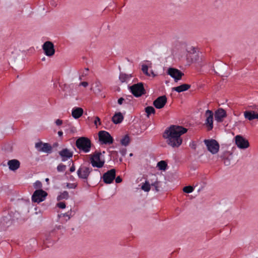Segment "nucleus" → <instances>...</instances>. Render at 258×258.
I'll return each mask as SVG.
<instances>
[{"mask_svg": "<svg viewBox=\"0 0 258 258\" xmlns=\"http://www.w3.org/2000/svg\"><path fill=\"white\" fill-rule=\"evenodd\" d=\"M76 146L80 152L87 153L91 150L92 146L91 141L87 137H81L77 139Z\"/></svg>", "mask_w": 258, "mask_h": 258, "instance_id": "2", "label": "nucleus"}, {"mask_svg": "<svg viewBox=\"0 0 258 258\" xmlns=\"http://www.w3.org/2000/svg\"><path fill=\"white\" fill-rule=\"evenodd\" d=\"M130 98H133V97L132 95L128 96V97L126 98V99L130 100V99H131Z\"/></svg>", "mask_w": 258, "mask_h": 258, "instance_id": "55", "label": "nucleus"}, {"mask_svg": "<svg viewBox=\"0 0 258 258\" xmlns=\"http://www.w3.org/2000/svg\"><path fill=\"white\" fill-rule=\"evenodd\" d=\"M244 116L245 118L249 120L258 119V113H255L252 111H245L244 112Z\"/></svg>", "mask_w": 258, "mask_h": 258, "instance_id": "23", "label": "nucleus"}, {"mask_svg": "<svg viewBox=\"0 0 258 258\" xmlns=\"http://www.w3.org/2000/svg\"><path fill=\"white\" fill-rule=\"evenodd\" d=\"M62 162H65L73 157V152L67 148H63L58 152Z\"/></svg>", "mask_w": 258, "mask_h": 258, "instance_id": "16", "label": "nucleus"}, {"mask_svg": "<svg viewBox=\"0 0 258 258\" xmlns=\"http://www.w3.org/2000/svg\"><path fill=\"white\" fill-rule=\"evenodd\" d=\"M145 112L147 113V116L148 117L151 114H155V108L151 106H149L146 107L145 108Z\"/></svg>", "mask_w": 258, "mask_h": 258, "instance_id": "34", "label": "nucleus"}, {"mask_svg": "<svg viewBox=\"0 0 258 258\" xmlns=\"http://www.w3.org/2000/svg\"><path fill=\"white\" fill-rule=\"evenodd\" d=\"M120 153L122 156H125L126 154V149L123 148L120 150Z\"/></svg>", "mask_w": 258, "mask_h": 258, "instance_id": "44", "label": "nucleus"}, {"mask_svg": "<svg viewBox=\"0 0 258 258\" xmlns=\"http://www.w3.org/2000/svg\"><path fill=\"white\" fill-rule=\"evenodd\" d=\"M167 163L164 160H161L158 162L157 167L160 170L165 171L167 169Z\"/></svg>", "mask_w": 258, "mask_h": 258, "instance_id": "28", "label": "nucleus"}, {"mask_svg": "<svg viewBox=\"0 0 258 258\" xmlns=\"http://www.w3.org/2000/svg\"><path fill=\"white\" fill-rule=\"evenodd\" d=\"M198 53V56H196V54H193L190 58V62L192 63V62H197L199 60V52H197Z\"/></svg>", "mask_w": 258, "mask_h": 258, "instance_id": "39", "label": "nucleus"}, {"mask_svg": "<svg viewBox=\"0 0 258 258\" xmlns=\"http://www.w3.org/2000/svg\"><path fill=\"white\" fill-rule=\"evenodd\" d=\"M205 125L208 127V131H211L213 128V112L212 110L208 109L206 111Z\"/></svg>", "mask_w": 258, "mask_h": 258, "instance_id": "14", "label": "nucleus"}, {"mask_svg": "<svg viewBox=\"0 0 258 258\" xmlns=\"http://www.w3.org/2000/svg\"><path fill=\"white\" fill-rule=\"evenodd\" d=\"M204 143L206 145L208 150L212 154H215L219 151V144L218 142L214 140H205Z\"/></svg>", "mask_w": 258, "mask_h": 258, "instance_id": "6", "label": "nucleus"}, {"mask_svg": "<svg viewBox=\"0 0 258 258\" xmlns=\"http://www.w3.org/2000/svg\"><path fill=\"white\" fill-rule=\"evenodd\" d=\"M235 142L237 146L240 149H246L249 146L248 140L241 135H237L235 137Z\"/></svg>", "mask_w": 258, "mask_h": 258, "instance_id": "13", "label": "nucleus"}, {"mask_svg": "<svg viewBox=\"0 0 258 258\" xmlns=\"http://www.w3.org/2000/svg\"><path fill=\"white\" fill-rule=\"evenodd\" d=\"M42 60H45V57H43L42 59Z\"/></svg>", "mask_w": 258, "mask_h": 258, "instance_id": "60", "label": "nucleus"}, {"mask_svg": "<svg viewBox=\"0 0 258 258\" xmlns=\"http://www.w3.org/2000/svg\"><path fill=\"white\" fill-rule=\"evenodd\" d=\"M142 70L144 74L147 76H150V74L148 72V67L146 64H143L142 66Z\"/></svg>", "mask_w": 258, "mask_h": 258, "instance_id": "37", "label": "nucleus"}, {"mask_svg": "<svg viewBox=\"0 0 258 258\" xmlns=\"http://www.w3.org/2000/svg\"><path fill=\"white\" fill-rule=\"evenodd\" d=\"M92 171L93 169L91 167L81 165L77 170V173L80 179L83 180L84 183L90 186L88 182V178Z\"/></svg>", "mask_w": 258, "mask_h": 258, "instance_id": "4", "label": "nucleus"}, {"mask_svg": "<svg viewBox=\"0 0 258 258\" xmlns=\"http://www.w3.org/2000/svg\"><path fill=\"white\" fill-rule=\"evenodd\" d=\"M66 169V166L62 163L57 166V170L58 172H63Z\"/></svg>", "mask_w": 258, "mask_h": 258, "instance_id": "38", "label": "nucleus"}, {"mask_svg": "<svg viewBox=\"0 0 258 258\" xmlns=\"http://www.w3.org/2000/svg\"><path fill=\"white\" fill-rule=\"evenodd\" d=\"M114 179L117 183H120L122 181V178L120 176H117Z\"/></svg>", "mask_w": 258, "mask_h": 258, "instance_id": "46", "label": "nucleus"}, {"mask_svg": "<svg viewBox=\"0 0 258 258\" xmlns=\"http://www.w3.org/2000/svg\"><path fill=\"white\" fill-rule=\"evenodd\" d=\"M94 170L96 171H99L98 169H95Z\"/></svg>", "mask_w": 258, "mask_h": 258, "instance_id": "61", "label": "nucleus"}, {"mask_svg": "<svg viewBox=\"0 0 258 258\" xmlns=\"http://www.w3.org/2000/svg\"><path fill=\"white\" fill-rule=\"evenodd\" d=\"M62 91L64 92V96H72L74 95V85L71 84L70 85L64 84L62 88Z\"/></svg>", "mask_w": 258, "mask_h": 258, "instance_id": "18", "label": "nucleus"}, {"mask_svg": "<svg viewBox=\"0 0 258 258\" xmlns=\"http://www.w3.org/2000/svg\"><path fill=\"white\" fill-rule=\"evenodd\" d=\"M88 71H89V69L88 68H86L85 69V73H84V74L85 75H87V73H88Z\"/></svg>", "mask_w": 258, "mask_h": 258, "instance_id": "53", "label": "nucleus"}, {"mask_svg": "<svg viewBox=\"0 0 258 258\" xmlns=\"http://www.w3.org/2000/svg\"><path fill=\"white\" fill-rule=\"evenodd\" d=\"M128 89L132 94L136 97H140L146 93L144 87V83L140 82L133 84L132 86H128Z\"/></svg>", "mask_w": 258, "mask_h": 258, "instance_id": "3", "label": "nucleus"}, {"mask_svg": "<svg viewBox=\"0 0 258 258\" xmlns=\"http://www.w3.org/2000/svg\"><path fill=\"white\" fill-rule=\"evenodd\" d=\"M69 198V195L68 192L67 191H64L57 197V200L60 201L63 199L68 200Z\"/></svg>", "mask_w": 258, "mask_h": 258, "instance_id": "31", "label": "nucleus"}, {"mask_svg": "<svg viewBox=\"0 0 258 258\" xmlns=\"http://www.w3.org/2000/svg\"><path fill=\"white\" fill-rule=\"evenodd\" d=\"M83 112L82 108L75 107L72 110V115L75 119H78L83 115Z\"/></svg>", "mask_w": 258, "mask_h": 258, "instance_id": "20", "label": "nucleus"}, {"mask_svg": "<svg viewBox=\"0 0 258 258\" xmlns=\"http://www.w3.org/2000/svg\"><path fill=\"white\" fill-rule=\"evenodd\" d=\"M158 184H159V182L158 181H155V182L152 183L151 184V185H152V186H154L155 188V190L157 191H158L159 190V189L158 188Z\"/></svg>", "mask_w": 258, "mask_h": 258, "instance_id": "43", "label": "nucleus"}, {"mask_svg": "<svg viewBox=\"0 0 258 258\" xmlns=\"http://www.w3.org/2000/svg\"><path fill=\"white\" fill-rule=\"evenodd\" d=\"M130 156H133V153H131V154H130Z\"/></svg>", "mask_w": 258, "mask_h": 258, "instance_id": "59", "label": "nucleus"}, {"mask_svg": "<svg viewBox=\"0 0 258 258\" xmlns=\"http://www.w3.org/2000/svg\"><path fill=\"white\" fill-rule=\"evenodd\" d=\"M187 131V130L182 126L172 125L165 130L163 137L166 139L168 145L172 148H178L182 143L181 136Z\"/></svg>", "mask_w": 258, "mask_h": 258, "instance_id": "1", "label": "nucleus"}, {"mask_svg": "<svg viewBox=\"0 0 258 258\" xmlns=\"http://www.w3.org/2000/svg\"><path fill=\"white\" fill-rule=\"evenodd\" d=\"M35 148L38 152L50 154L52 152V147L48 143H43L42 141L36 143Z\"/></svg>", "mask_w": 258, "mask_h": 258, "instance_id": "9", "label": "nucleus"}, {"mask_svg": "<svg viewBox=\"0 0 258 258\" xmlns=\"http://www.w3.org/2000/svg\"><path fill=\"white\" fill-rule=\"evenodd\" d=\"M119 160H120V161H122V159H120Z\"/></svg>", "mask_w": 258, "mask_h": 258, "instance_id": "63", "label": "nucleus"}, {"mask_svg": "<svg viewBox=\"0 0 258 258\" xmlns=\"http://www.w3.org/2000/svg\"><path fill=\"white\" fill-rule=\"evenodd\" d=\"M8 165L10 170L15 171L20 167V162L17 159H13L8 161Z\"/></svg>", "mask_w": 258, "mask_h": 258, "instance_id": "19", "label": "nucleus"}, {"mask_svg": "<svg viewBox=\"0 0 258 258\" xmlns=\"http://www.w3.org/2000/svg\"><path fill=\"white\" fill-rule=\"evenodd\" d=\"M45 181L47 183V184H49V179L48 178H45Z\"/></svg>", "mask_w": 258, "mask_h": 258, "instance_id": "56", "label": "nucleus"}, {"mask_svg": "<svg viewBox=\"0 0 258 258\" xmlns=\"http://www.w3.org/2000/svg\"><path fill=\"white\" fill-rule=\"evenodd\" d=\"M115 176L116 170L114 168L111 169L103 174L102 177L103 181L106 184H110L113 182Z\"/></svg>", "mask_w": 258, "mask_h": 258, "instance_id": "11", "label": "nucleus"}, {"mask_svg": "<svg viewBox=\"0 0 258 258\" xmlns=\"http://www.w3.org/2000/svg\"><path fill=\"white\" fill-rule=\"evenodd\" d=\"M74 177H73V176L71 175L70 176V179L72 180H74Z\"/></svg>", "mask_w": 258, "mask_h": 258, "instance_id": "57", "label": "nucleus"}, {"mask_svg": "<svg viewBox=\"0 0 258 258\" xmlns=\"http://www.w3.org/2000/svg\"><path fill=\"white\" fill-rule=\"evenodd\" d=\"M167 102V97L162 95L157 97L153 102V105L157 109H161L164 107Z\"/></svg>", "mask_w": 258, "mask_h": 258, "instance_id": "15", "label": "nucleus"}, {"mask_svg": "<svg viewBox=\"0 0 258 258\" xmlns=\"http://www.w3.org/2000/svg\"><path fill=\"white\" fill-rule=\"evenodd\" d=\"M1 223L4 227H9L13 223V222L9 215H8L7 216H4L2 218Z\"/></svg>", "mask_w": 258, "mask_h": 258, "instance_id": "25", "label": "nucleus"}, {"mask_svg": "<svg viewBox=\"0 0 258 258\" xmlns=\"http://www.w3.org/2000/svg\"><path fill=\"white\" fill-rule=\"evenodd\" d=\"M232 154L229 152L224 153L221 155L220 158L223 160V163L225 166H229L231 163Z\"/></svg>", "mask_w": 258, "mask_h": 258, "instance_id": "21", "label": "nucleus"}, {"mask_svg": "<svg viewBox=\"0 0 258 258\" xmlns=\"http://www.w3.org/2000/svg\"><path fill=\"white\" fill-rule=\"evenodd\" d=\"M42 49L44 54L47 56H52L55 53L54 44L49 41H47L43 43Z\"/></svg>", "mask_w": 258, "mask_h": 258, "instance_id": "12", "label": "nucleus"}, {"mask_svg": "<svg viewBox=\"0 0 258 258\" xmlns=\"http://www.w3.org/2000/svg\"><path fill=\"white\" fill-rule=\"evenodd\" d=\"M194 187L191 186H190V185L186 186L184 187L183 188V191L184 192L187 193V194L192 192L194 191Z\"/></svg>", "mask_w": 258, "mask_h": 258, "instance_id": "35", "label": "nucleus"}, {"mask_svg": "<svg viewBox=\"0 0 258 258\" xmlns=\"http://www.w3.org/2000/svg\"><path fill=\"white\" fill-rule=\"evenodd\" d=\"M55 124L56 125H60L62 123V121L61 119H57L55 120Z\"/></svg>", "mask_w": 258, "mask_h": 258, "instance_id": "49", "label": "nucleus"}, {"mask_svg": "<svg viewBox=\"0 0 258 258\" xmlns=\"http://www.w3.org/2000/svg\"><path fill=\"white\" fill-rule=\"evenodd\" d=\"M167 75H169L172 78L175 82L181 79V78L184 76V73L179 70L174 68H169L167 71Z\"/></svg>", "mask_w": 258, "mask_h": 258, "instance_id": "10", "label": "nucleus"}, {"mask_svg": "<svg viewBox=\"0 0 258 258\" xmlns=\"http://www.w3.org/2000/svg\"><path fill=\"white\" fill-rule=\"evenodd\" d=\"M47 196L46 191L42 189L36 190L32 196V201L34 203H39L45 200Z\"/></svg>", "mask_w": 258, "mask_h": 258, "instance_id": "8", "label": "nucleus"}, {"mask_svg": "<svg viewBox=\"0 0 258 258\" xmlns=\"http://www.w3.org/2000/svg\"><path fill=\"white\" fill-rule=\"evenodd\" d=\"M44 243L46 245L48 244H53V242L51 239V233L47 234L45 235V238L43 239Z\"/></svg>", "mask_w": 258, "mask_h": 258, "instance_id": "32", "label": "nucleus"}, {"mask_svg": "<svg viewBox=\"0 0 258 258\" xmlns=\"http://www.w3.org/2000/svg\"><path fill=\"white\" fill-rule=\"evenodd\" d=\"M125 99L123 97L119 98L117 100V103L119 105H122Z\"/></svg>", "mask_w": 258, "mask_h": 258, "instance_id": "47", "label": "nucleus"}, {"mask_svg": "<svg viewBox=\"0 0 258 258\" xmlns=\"http://www.w3.org/2000/svg\"><path fill=\"white\" fill-rule=\"evenodd\" d=\"M98 122L99 123V124H100V119L99 118V117L96 116V118H95V120L94 121V123L95 125H97V122Z\"/></svg>", "mask_w": 258, "mask_h": 258, "instance_id": "48", "label": "nucleus"}, {"mask_svg": "<svg viewBox=\"0 0 258 258\" xmlns=\"http://www.w3.org/2000/svg\"><path fill=\"white\" fill-rule=\"evenodd\" d=\"M57 206L61 209H64L66 207V203L63 202H59L57 204Z\"/></svg>", "mask_w": 258, "mask_h": 258, "instance_id": "42", "label": "nucleus"}, {"mask_svg": "<svg viewBox=\"0 0 258 258\" xmlns=\"http://www.w3.org/2000/svg\"><path fill=\"white\" fill-rule=\"evenodd\" d=\"M187 57H191L190 55L196 54V56H198V53L197 52V48L195 47L191 46L187 49Z\"/></svg>", "mask_w": 258, "mask_h": 258, "instance_id": "30", "label": "nucleus"}, {"mask_svg": "<svg viewBox=\"0 0 258 258\" xmlns=\"http://www.w3.org/2000/svg\"><path fill=\"white\" fill-rule=\"evenodd\" d=\"M8 215L10 217L13 223L16 221H18V220L21 218L20 214L16 211H11L9 213Z\"/></svg>", "mask_w": 258, "mask_h": 258, "instance_id": "26", "label": "nucleus"}, {"mask_svg": "<svg viewBox=\"0 0 258 258\" xmlns=\"http://www.w3.org/2000/svg\"><path fill=\"white\" fill-rule=\"evenodd\" d=\"M50 3V5L53 7H56L57 5V4L55 0H51Z\"/></svg>", "mask_w": 258, "mask_h": 258, "instance_id": "51", "label": "nucleus"}, {"mask_svg": "<svg viewBox=\"0 0 258 258\" xmlns=\"http://www.w3.org/2000/svg\"><path fill=\"white\" fill-rule=\"evenodd\" d=\"M123 119V116L120 112L115 113L112 117V121L114 124L121 123Z\"/></svg>", "mask_w": 258, "mask_h": 258, "instance_id": "24", "label": "nucleus"}, {"mask_svg": "<svg viewBox=\"0 0 258 258\" xmlns=\"http://www.w3.org/2000/svg\"><path fill=\"white\" fill-rule=\"evenodd\" d=\"M58 146V143L56 142V143H54L53 144V146L52 147H57Z\"/></svg>", "mask_w": 258, "mask_h": 258, "instance_id": "54", "label": "nucleus"}, {"mask_svg": "<svg viewBox=\"0 0 258 258\" xmlns=\"http://www.w3.org/2000/svg\"><path fill=\"white\" fill-rule=\"evenodd\" d=\"M67 186L69 188L75 189L77 187V184L74 183H68L67 184Z\"/></svg>", "mask_w": 258, "mask_h": 258, "instance_id": "41", "label": "nucleus"}, {"mask_svg": "<svg viewBox=\"0 0 258 258\" xmlns=\"http://www.w3.org/2000/svg\"><path fill=\"white\" fill-rule=\"evenodd\" d=\"M141 189L144 191H149L151 189V184L147 180H146L144 183H143V184L141 186Z\"/></svg>", "mask_w": 258, "mask_h": 258, "instance_id": "33", "label": "nucleus"}, {"mask_svg": "<svg viewBox=\"0 0 258 258\" xmlns=\"http://www.w3.org/2000/svg\"><path fill=\"white\" fill-rule=\"evenodd\" d=\"M72 211L71 210L70 211H68V212H66L64 214H61L60 215H58V216L59 217H68V219H67V220H68L70 219L71 216H72Z\"/></svg>", "mask_w": 258, "mask_h": 258, "instance_id": "36", "label": "nucleus"}, {"mask_svg": "<svg viewBox=\"0 0 258 258\" xmlns=\"http://www.w3.org/2000/svg\"><path fill=\"white\" fill-rule=\"evenodd\" d=\"M151 73H152V74L154 76H155V75L154 74V72H153V71L152 70L151 71Z\"/></svg>", "mask_w": 258, "mask_h": 258, "instance_id": "58", "label": "nucleus"}, {"mask_svg": "<svg viewBox=\"0 0 258 258\" xmlns=\"http://www.w3.org/2000/svg\"><path fill=\"white\" fill-rule=\"evenodd\" d=\"M71 162H72L73 164H72V166L70 168V171L71 172H73L75 171L76 168H75V165L73 163V161L72 160H71Z\"/></svg>", "mask_w": 258, "mask_h": 258, "instance_id": "45", "label": "nucleus"}, {"mask_svg": "<svg viewBox=\"0 0 258 258\" xmlns=\"http://www.w3.org/2000/svg\"><path fill=\"white\" fill-rule=\"evenodd\" d=\"M79 79H80V80H81V79H82V78H81V76L80 77Z\"/></svg>", "mask_w": 258, "mask_h": 258, "instance_id": "62", "label": "nucleus"}, {"mask_svg": "<svg viewBox=\"0 0 258 258\" xmlns=\"http://www.w3.org/2000/svg\"><path fill=\"white\" fill-rule=\"evenodd\" d=\"M227 116L226 111L222 108H219L215 112V118L218 122H221L223 121V119Z\"/></svg>", "mask_w": 258, "mask_h": 258, "instance_id": "17", "label": "nucleus"}, {"mask_svg": "<svg viewBox=\"0 0 258 258\" xmlns=\"http://www.w3.org/2000/svg\"><path fill=\"white\" fill-rule=\"evenodd\" d=\"M101 153L100 152L96 151L93 154L91 155L90 161L92 167L100 168L104 166L105 161L101 160Z\"/></svg>", "mask_w": 258, "mask_h": 258, "instance_id": "5", "label": "nucleus"}, {"mask_svg": "<svg viewBox=\"0 0 258 258\" xmlns=\"http://www.w3.org/2000/svg\"><path fill=\"white\" fill-rule=\"evenodd\" d=\"M58 135L59 137H61L63 135V132L61 131L58 132Z\"/></svg>", "mask_w": 258, "mask_h": 258, "instance_id": "52", "label": "nucleus"}, {"mask_svg": "<svg viewBox=\"0 0 258 258\" xmlns=\"http://www.w3.org/2000/svg\"><path fill=\"white\" fill-rule=\"evenodd\" d=\"M99 141L101 144H111L113 142V138L110 134L105 131H101L98 133Z\"/></svg>", "mask_w": 258, "mask_h": 258, "instance_id": "7", "label": "nucleus"}, {"mask_svg": "<svg viewBox=\"0 0 258 258\" xmlns=\"http://www.w3.org/2000/svg\"><path fill=\"white\" fill-rule=\"evenodd\" d=\"M80 86H82L84 87H86L88 86V83L87 82H82L80 84Z\"/></svg>", "mask_w": 258, "mask_h": 258, "instance_id": "50", "label": "nucleus"}, {"mask_svg": "<svg viewBox=\"0 0 258 258\" xmlns=\"http://www.w3.org/2000/svg\"><path fill=\"white\" fill-rule=\"evenodd\" d=\"M34 187L35 188H38L40 189L42 187V183L39 180H37L34 183Z\"/></svg>", "mask_w": 258, "mask_h": 258, "instance_id": "40", "label": "nucleus"}, {"mask_svg": "<svg viewBox=\"0 0 258 258\" xmlns=\"http://www.w3.org/2000/svg\"><path fill=\"white\" fill-rule=\"evenodd\" d=\"M191 86L187 84H183L177 87H173L172 88V91H175L178 93H181L188 90Z\"/></svg>", "mask_w": 258, "mask_h": 258, "instance_id": "22", "label": "nucleus"}, {"mask_svg": "<svg viewBox=\"0 0 258 258\" xmlns=\"http://www.w3.org/2000/svg\"><path fill=\"white\" fill-rule=\"evenodd\" d=\"M131 74L128 75L124 73H120L119 79L121 83L127 82V81L132 78Z\"/></svg>", "mask_w": 258, "mask_h": 258, "instance_id": "27", "label": "nucleus"}, {"mask_svg": "<svg viewBox=\"0 0 258 258\" xmlns=\"http://www.w3.org/2000/svg\"><path fill=\"white\" fill-rule=\"evenodd\" d=\"M130 142V138L128 135H125L120 140V144H121V145L125 146V147L128 145Z\"/></svg>", "mask_w": 258, "mask_h": 258, "instance_id": "29", "label": "nucleus"}]
</instances>
